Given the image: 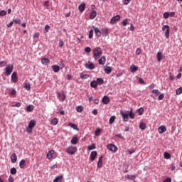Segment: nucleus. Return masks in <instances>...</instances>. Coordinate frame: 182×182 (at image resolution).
Here are the masks:
<instances>
[{"label":"nucleus","instance_id":"obj_61","mask_svg":"<svg viewBox=\"0 0 182 182\" xmlns=\"http://www.w3.org/2000/svg\"><path fill=\"white\" fill-rule=\"evenodd\" d=\"M11 95H12V96H15V95H16V90H15V89H12L11 91Z\"/></svg>","mask_w":182,"mask_h":182},{"label":"nucleus","instance_id":"obj_4","mask_svg":"<svg viewBox=\"0 0 182 182\" xmlns=\"http://www.w3.org/2000/svg\"><path fill=\"white\" fill-rule=\"evenodd\" d=\"M162 31H165V37L168 39L170 38V26L168 25L163 26Z\"/></svg>","mask_w":182,"mask_h":182},{"label":"nucleus","instance_id":"obj_34","mask_svg":"<svg viewBox=\"0 0 182 182\" xmlns=\"http://www.w3.org/2000/svg\"><path fill=\"white\" fill-rule=\"evenodd\" d=\"M97 15L96 11H92L90 15V19H95Z\"/></svg>","mask_w":182,"mask_h":182},{"label":"nucleus","instance_id":"obj_58","mask_svg":"<svg viewBox=\"0 0 182 182\" xmlns=\"http://www.w3.org/2000/svg\"><path fill=\"white\" fill-rule=\"evenodd\" d=\"M15 23H17L18 25H21V20L19 18H16L15 20H14Z\"/></svg>","mask_w":182,"mask_h":182},{"label":"nucleus","instance_id":"obj_33","mask_svg":"<svg viewBox=\"0 0 182 182\" xmlns=\"http://www.w3.org/2000/svg\"><path fill=\"white\" fill-rule=\"evenodd\" d=\"M104 70L107 75H110V73H112V68L110 67H105Z\"/></svg>","mask_w":182,"mask_h":182},{"label":"nucleus","instance_id":"obj_30","mask_svg":"<svg viewBox=\"0 0 182 182\" xmlns=\"http://www.w3.org/2000/svg\"><path fill=\"white\" fill-rule=\"evenodd\" d=\"M128 114L130 119H134L136 117V114L133 112V109H130V111H128Z\"/></svg>","mask_w":182,"mask_h":182},{"label":"nucleus","instance_id":"obj_46","mask_svg":"<svg viewBox=\"0 0 182 182\" xmlns=\"http://www.w3.org/2000/svg\"><path fill=\"white\" fill-rule=\"evenodd\" d=\"M102 132V130L100 129V128H97L96 131H95V136H99V134H100V132Z\"/></svg>","mask_w":182,"mask_h":182},{"label":"nucleus","instance_id":"obj_59","mask_svg":"<svg viewBox=\"0 0 182 182\" xmlns=\"http://www.w3.org/2000/svg\"><path fill=\"white\" fill-rule=\"evenodd\" d=\"M49 29H50V26L49 25H46V26H45L46 33L49 32Z\"/></svg>","mask_w":182,"mask_h":182},{"label":"nucleus","instance_id":"obj_1","mask_svg":"<svg viewBox=\"0 0 182 182\" xmlns=\"http://www.w3.org/2000/svg\"><path fill=\"white\" fill-rule=\"evenodd\" d=\"M92 55H93L94 59L95 60H97V59L100 58V55H103V51L102 50V48H100V47H97L93 49Z\"/></svg>","mask_w":182,"mask_h":182},{"label":"nucleus","instance_id":"obj_21","mask_svg":"<svg viewBox=\"0 0 182 182\" xmlns=\"http://www.w3.org/2000/svg\"><path fill=\"white\" fill-rule=\"evenodd\" d=\"M99 65H105L106 63V56L103 55L98 60Z\"/></svg>","mask_w":182,"mask_h":182},{"label":"nucleus","instance_id":"obj_41","mask_svg":"<svg viewBox=\"0 0 182 182\" xmlns=\"http://www.w3.org/2000/svg\"><path fill=\"white\" fill-rule=\"evenodd\" d=\"M88 150H95L96 149V144H92L87 146Z\"/></svg>","mask_w":182,"mask_h":182},{"label":"nucleus","instance_id":"obj_20","mask_svg":"<svg viewBox=\"0 0 182 182\" xmlns=\"http://www.w3.org/2000/svg\"><path fill=\"white\" fill-rule=\"evenodd\" d=\"M80 79H82V80H85L86 79H89V77H90V75L88 74H84L83 73H81L80 74Z\"/></svg>","mask_w":182,"mask_h":182},{"label":"nucleus","instance_id":"obj_8","mask_svg":"<svg viewBox=\"0 0 182 182\" xmlns=\"http://www.w3.org/2000/svg\"><path fill=\"white\" fill-rule=\"evenodd\" d=\"M97 158V151H92L90 155V161L91 162L95 161V160H96Z\"/></svg>","mask_w":182,"mask_h":182},{"label":"nucleus","instance_id":"obj_17","mask_svg":"<svg viewBox=\"0 0 182 182\" xmlns=\"http://www.w3.org/2000/svg\"><path fill=\"white\" fill-rule=\"evenodd\" d=\"M139 70V67L134 65H132L130 66V72L131 73H134L136 72H137Z\"/></svg>","mask_w":182,"mask_h":182},{"label":"nucleus","instance_id":"obj_50","mask_svg":"<svg viewBox=\"0 0 182 182\" xmlns=\"http://www.w3.org/2000/svg\"><path fill=\"white\" fill-rule=\"evenodd\" d=\"M168 16H170V13H168V12H165V13L164 14V18L165 19H168Z\"/></svg>","mask_w":182,"mask_h":182},{"label":"nucleus","instance_id":"obj_31","mask_svg":"<svg viewBox=\"0 0 182 182\" xmlns=\"http://www.w3.org/2000/svg\"><path fill=\"white\" fill-rule=\"evenodd\" d=\"M58 123H59V120L58 119V118H54L51 120L50 125L56 126V124H58Z\"/></svg>","mask_w":182,"mask_h":182},{"label":"nucleus","instance_id":"obj_26","mask_svg":"<svg viewBox=\"0 0 182 182\" xmlns=\"http://www.w3.org/2000/svg\"><path fill=\"white\" fill-rule=\"evenodd\" d=\"M62 180H63V175L56 176L53 182H62Z\"/></svg>","mask_w":182,"mask_h":182},{"label":"nucleus","instance_id":"obj_45","mask_svg":"<svg viewBox=\"0 0 182 182\" xmlns=\"http://www.w3.org/2000/svg\"><path fill=\"white\" fill-rule=\"evenodd\" d=\"M10 173L12 175L16 174V168H11L10 170Z\"/></svg>","mask_w":182,"mask_h":182},{"label":"nucleus","instance_id":"obj_42","mask_svg":"<svg viewBox=\"0 0 182 182\" xmlns=\"http://www.w3.org/2000/svg\"><path fill=\"white\" fill-rule=\"evenodd\" d=\"M96 82H97V85H103V79L102 78H97Z\"/></svg>","mask_w":182,"mask_h":182},{"label":"nucleus","instance_id":"obj_60","mask_svg":"<svg viewBox=\"0 0 182 182\" xmlns=\"http://www.w3.org/2000/svg\"><path fill=\"white\" fill-rule=\"evenodd\" d=\"M21 102H17L15 105H11V107H21Z\"/></svg>","mask_w":182,"mask_h":182},{"label":"nucleus","instance_id":"obj_63","mask_svg":"<svg viewBox=\"0 0 182 182\" xmlns=\"http://www.w3.org/2000/svg\"><path fill=\"white\" fill-rule=\"evenodd\" d=\"M39 35H40L39 32H37V33H36L33 35V38H39Z\"/></svg>","mask_w":182,"mask_h":182},{"label":"nucleus","instance_id":"obj_7","mask_svg":"<svg viewBox=\"0 0 182 182\" xmlns=\"http://www.w3.org/2000/svg\"><path fill=\"white\" fill-rule=\"evenodd\" d=\"M107 148L110 151H113V153H116V151H117V146H116V145H114L113 144H109L107 145Z\"/></svg>","mask_w":182,"mask_h":182},{"label":"nucleus","instance_id":"obj_32","mask_svg":"<svg viewBox=\"0 0 182 182\" xmlns=\"http://www.w3.org/2000/svg\"><path fill=\"white\" fill-rule=\"evenodd\" d=\"M97 82L96 80H92L91 82H90V86L92 87H93V89H97Z\"/></svg>","mask_w":182,"mask_h":182},{"label":"nucleus","instance_id":"obj_36","mask_svg":"<svg viewBox=\"0 0 182 182\" xmlns=\"http://www.w3.org/2000/svg\"><path fill=\"white\" fill-rule=\"evenodd\" d=\"M68 126L71 127L72 129H74V130H79V128L77 127V125L73 123H69Z\"/></svg>","mask_w":182,"mask_h":182},{"label":"nucleus","instance_id":"obj_48","mask_svg":"<svg viewBox=\"0 0 182 182\" xmlns=\"http://www.w3.org/2000/svg\"><path fill=\"white\" fill-rule=\"evenodd\" d=\"M85 52H86V53H90V52H92V48H90V47H86L85 48Z\"/></svg>","mask_w":182,"mask_h":182},{"label":"nucleus","instance_id":"obj_22","mask_svg":"<svg viewBox=\"0 0 182 182\" xmlns=\"http://www.w3.org/2000/svg\"><path fill=\"white\" fill-rule=\"evenodd\" d=\"M77 141H79V138H77V136H74L71 139V144H77Z\"/></svg>","mask_w":182,"mask_h":182},{"label":"nucleus","instance_id":"obj_28","mask_svg":"<svg viewBox=\"0 0 182 182\" xmlns=\"http://www.w3.org/2000/svg\"><path fill=\"white\" fill-rule=\"evenodd\" d=\"M102 102L104 103V105H108V103L110 102V99L109 98V97L105 96L102 98Z\"/></svg>","mask_w":182,"mask_h":182},{"label":"nucleus","instance_id":"obj_54","mask_svg":"<svg viewBox=\"0 0 182 182\" xmlns=\"http://www.w3.org/2000/svg\"><path fill=\"white\" fill-rule=\"evenodd\" d=\"M164 157H165V159H170V157H171V156L170 155V154L165 152Z\"/></svg>","mask_w":182,"mask_h":182},{"label":"nucleus","instance_id":"obj_19","mask_svg":"<svg viewBox=\"0 0 182 182\" xmlns=\"http://www.w3.org/2000/svg\"><path fill=\"white\" fill-rule=\"evenodd\" d=\"M53 154H55V150L51 149L47 154V159H48V160H50V159H52L53 157Z\"/></svg>","mask_w":182,"mask_h":182},{"label":"nucleus","instance_id":"obj_44","mask_svg":"<svg viewBox=\"0 0 182 182\" xmlns=\"http://www.w3.org/2000/svg\"><path fill=\"white\" fill-rule=\"evenodd\" d=\"M24 87L26 90H31V84L29 82L26 83Z\"/></svg>","mask_w":182,"mask_h":182},{"label":"nucleus","instance_id":"obj_49","mask_svg":"<svg viewBox=\"0 0 182 182\" xmlns=\"http://www.w3.org/2000/svg\"><path fill=\"white\" fill-rule=\"evenodd\" d=\"M176 93L177 95H181V93H182V87H180V88L177 89L176 91Z\"/></svg>","mask_w":182,"mask_h":182},{"label":"nucleus","instance_id":"obj_53","mask_svg":"<svg viewBox=\"0 0 182 182\" xmlns=\"http://www.w3.org/2000/svg\"><path fill=\"white\" fill-rule=\"evenodd\" d=\"M92 38H93V30L89 31V39H92Z\"/></svg>","mask_w":182,"mask_h":182},{"label":"nucleus","instance_id":"obj_6","mask_svg":"<svg viewBox=\"0 0 182 182\" xmlns=\"http://www.w3.org/2000/svg\"><path fill=\"white\" fill-rule=\"evenodd\" d=\"M120 114L122 116L124 122H129V111L124 112L123 110H121Z\"/></svg>","mask_w":182,"mask_h":182},{"label":"nucleus","instance_id":"obj_14","mask_svg":"<svg viewBox=\"0 0 182 182\" xmlns=\"http://www.w3.org/2000/svg\"><path fill=\"white\" fill-rule=\"evenodd\" d=\"M58 99L60 102H65V100L66 99V96H65L64 93H58Z\"/></svg>","mask_w":182,"mask_h":182},{"label":"nucleus","instance_id":"obj_64","mask_svg":"<svg viewBox=\"0 0 182 182\" xmlns=\"http://www.w3.org/2000/svg\"><path fill=\"white\" fill-rule=\"evenodd\" d=\"M164 182H171V178H167Z\"/></svg>","mask_w":182,"mask_h":182},{"label":"nucleus","instance_id":"obj_15","mask_svg":"<svg viewBox=\"0 0 182 182\" xmlns=\"http://www.w3.org/2000/svg\"><path fill=\"white\" fill-rule=\"evenodd\" d=\"M10 159H11V163H15V162L17 161V160H18V156H16V154L13 153V154L11 155Z\"/></svg>","mask_w":182,"mask_h":182},{"label":"nucleus","instance_id":"obj_2","mask_svg":"<svg viewBox=\"0 0 182 182\" xmlns=\"http://www.w3.org/2000/svg\"><path fill=\"white\" fill-rule=\"evenodd\" d=\"M36 125V121H35L34 119L30 121V122L28 123V126L26 129L27 133H32V129L35 127Z\"/></svg>","mask_w":182,"mask_h":182},{"label":"nucleus","instance_id":"obj_40","mask_svg":"<svg viewBox=\"0 0 182 182\" xmlns=\"http://www.w3.org/2000/svg\"><path fill=\"white\" fill-rule=\"evenodd\" d=\"M76 110L78 113H82L83 112V106H77Z\"/></svg>","mask_w":182,"mask_h":182},{"label":"nucleus","instance_id":"obj_24","mask_svg":"<svg viewBox=\"0 0 182 182\" xmlns=\"http://www.w3.org/2000/svg\"><path fill=\"white\" fill-rule=\"evenodd\" d=\"M51 69L55 72V73H58V72L60 70V67H59V65H54L51 67Z\"/></svg>","mask_w":182,"mask_h":182},{"label":"nucleus","instance_id":"obj_52","mask_svg":"<svg viewBox=\"0 0 182 182\" xmlns=\"http://www.w3.org/2000/svg\"><path fill=\"white\" fill-rule=\"evenodd\" d=\"M141 53V48H137L135 51V55H140Z\"/></svg>","mask_w":182,"mask_h":182},{"label":"nucleus","instance_id":"obj_12","mask_svg":"<svg viewBox=\"0 0 182 182\" xmlns=\"http://www.w3.org/2000/svg\"><path fill=\"white\" fill-rule=\"evenodd\" d=\"M101 35L104 37L107 36V35H109V28H102Z\"/></svg>","mask_w":182,"mask_h":182},{"label":"nucleus","instance_id":"obj_38","mask_svg":"<svg viewBox=\"0 0 182 182\" xmlns=\"http://www.w3.org/2000/svg\"><path fill=\"white\" fill-rule=\"evenodd\" d=\"M116 120V116L113 115L109 118V124H113L114 123V121Z\"/></svg>","mask_w":182,"mask_h":182},{"label":"nucleus","instance_id":"obj_37","mask_svg":"<svg viewBox=\"0 0 182 182\" xmlns=\"http://www.w3.org/2000/svg\"><path fill=\"white\" fill-rule=\"evenodd\" d=\"M146 123L141 122L139 124V129H141V130H146Z\"/></svg>","mask_w":182,"mask_h":182},{"label":"nucleus","instance_id":"obj_62","mask_svg":"<svg viewBox=\"0 0 182 182\" xmlns=\"http://www.w3.org/2000/svg\"><path fill=\"white\" fill-rule=\"evenodd\" d=\"M8 181L9 182H14V177L12 176H9V178H8Z\"/></svg>","mask_w":182,"mask_h":182},{"label":"nucleus","instance_id":"obj_11","mask_svg":"<svg viewBox=\"0 0 182 182\" xmlns=\"http://www.w3.org/2000/svg\"><path fill=\"white\" fill-rule=\"evenodd\" d=\"M118 21H120V15H117L111 18L110 23H116Z\"/></svg>","mask_w":182,"mask_h":182},{"label":"nucleus","instance_id":"obj_39","mask_svg":"<svg viewBox=\"0 0 182 182\" xmlns=\"http://www.w3.org/2000/svg\"><path fill=\"white\" fill-rule=\"evenodd\" d=\"M26 110V112H33V105H30L27 106Z\"/></svg>","mask_w":182,"mask_h":182},{"label":"nucleus","instance_id":"obj_35","mask_svg":"<svg viewBox=\"0 0 182 182\" xmlns=\"http://www.w3.org/2000/svg\"><path fill=\"white\" fill-rule=\"evenodd\" d=\"M25 166H26L25 159H22L19 163L20 168H25Z\"/></svg>","mask_w":182,"mask_h":182},{"label":"nucleus","instance_id":"obj_9","mask_svg":"<svg viewBox=\"0 0 182 182\" xmlns=\"http://www.w3.org/2000/svg\"><path fill=\"white\" fill-rule=\"evenodd\" d=\"M85 66L87 69H90V70H93V69H95V64L90 61L85 63Z\"/></svg>","mask_w":182,"mask_h":182},{"label":"nucleus","instance_id":"obj_25","mask_svg":"<svg viewBox=\"0 0 182 182\" xmlns=\"http://www.w3.org/2000/svg\"><path fill=\"white\" fill-rule=\"evenodd\" d=\"M41 63L43 65H49L50 63V60L48 58H44L41 59Z\"/></svg>","mask_w":182,"mask_h":182},{"label":"nucleus","instance_id":"obj_57","mask_svg":"<svg viewBox=\"0 0 182 182\" xmlns=\"http://www.w3.org/2000/svg\"><path fill=\"white\" fill-rule=\"evenodd\" d=\"M44 6H45V8H46V9H49V1H46L44 3Z\"/></svg>","mask_w":182,"mask_h":182},{"label":"nucleus","instance_id":"obj_18","mask_svg":"<svg viewBox=\"0 0 182 182\" xmlns=\"http://www.w3.org/2000/svg\"><path fill=\"white\" fill-rule=\"evenodd\" d=\"M156 59L158 62H161V60H163V53H161V51L157 53Z\"/></svg>","mask_w":182,"mask_h":182},{"label":"nucleus","instance_id":"obj_13","mask_svg":"<svg viewBox=\"0 0 182 182\" xmlns=\"http://www.w3.org/2000/svg\"><path fill=\"white\" fill-rule=\"evenodd\" d=\"M11 82L14 83H16L18 82V75H16V72H14L11 75Z\"/></svg>","mask_w":182,"mask_h":182},{"label":"nucleus","instance_id":"obj_3","mask_svg":"<svg viewBox=\"0 0 182 182\" xmlns=\"http://www.w3.org/2000/svg\"><path fill=\"white\" fill-rule=\"evenodd\" d=\"M76 151H77V147L76 146H70L66 149V153H68V154H70L71 156H73Z\"/></svg>","mask_w":182,"mask_h":182},{"label":"nucleus","instance_id":"obj_56","mask_svg":"<svg viewBox=\"0 0 182 182\" xmlns=\"http://www.w3.org/2000/svg\"><path fill=\"white\" fill-rule=\"evenodd\" d=\"M60 112H57V114H61V116H65V111L59 109Z\"/></svg>","mask_w":182,"mask_h":182},{"label":"nucleus","instance_id":"obj_43","mask_svg":"<svg viewBox=\"0 0 182 182\" xmlns=\"http://www.w3.org/2000/svg\"><path fill=\"white\" fill-rule=\"evenodd\" d=\"M144 112V109L143 107H141L138 109V113L139 116H141Z\"/></svg>","mask_w":182,"mask_h":182},{"label":"nucleus","instance_id":"obj_10","mask_svg":"<svg viewBox=\"0 0 182 182\" xmlns=\"http://www.w3.org/2000/svg\"><path fill=\"white\" fill-rule=\"evenodd\" d=\"M92 28L95 31V35L97 36H98L99 38H100L102 36V31H100V29H99V28L95 27V26H93Z\"/></svg>","mask_w":182,"mask_h":182},{"label":"nucleus","instance_id":"obj_16","mask_svg":"<svg viewBox=\"0 0 182 182\" xmlns=\"http://www.w3.org/2000/svg\"><path fill=\"white\" fill-rule=\"evenodd\" d=\"M158 131H159V133L161 134L162 133H164L167 131V128H166V126L162 125L158 128Z\"/></svg>","mask_w":182,"mask_h":182},{"label":"nucleus","instance_id":"obj_5","mask_svg":"<svg viewBox=\"0 0 182 182\" xmlns=\"http://www.w3.org/2000/svg\"><path fill=\"white\" fill-rule=\"evenodd\" d=\"M6 72H5V75L6 76H9V75H11L12 73V71L14 70V65H9L6 67L5 69Z\"/></svg>","mask_w":182,"mask_h":182},{"label":"nucleus","instance_id":"obj_51","mask_svg":"<svg viewBox=\"0 0 182 182\" xmlns=\"http://www.w3.org/2000/svg\"><path fill=\"white\" fill-rule=\"evenodd\" d=\"M127 23H129V20L127 18L124 19L123 21H122V25L123 26H127Z\"/></svg>","mask_w":182,"mask_h":182},{"label":"nucleus","instance_id":"obj_29","mask_svg":"<svg viewBox=\"0 0 182 182\" xmlns=\"http://www.w3.org/2000/svg\"><path fill=\"white\" fill-rule=\"evenodd\" d=\"M103 164V156H101L99 158L98 162H97V168H100Z\"/></svg>","mask_w":182,"mask_h":182},{"label":"nucleus","instance_id":"obj_47","mask_svg":"<svg viewBox=\"0 0 182 182\" xmlns=\"http://www.w3.org/2000/svg\"><path fill=\"white\" fill-rule=\"evenodd\" d=\"M152 93H154V95H155L156 96H159L160 91H159V90H153Z\"/></svg>","mask_w":182,"mask_h":182},{"label":"nucleus","instance_id":"obj_27","mask_svg":"<svg viewBox=\"0 0 182 182\" xmlns=\"http://www.w3.org/2000/svg\"><path fill=\"white\" fill-rule=\"evenodd\" d=\"M136 175H127L125 178H127V180H132V181H134V180H136Z\"/></svg>","mask_w":182,"mask_h":182},{"label":"nucleus","instance_id":"obj_55","mask_svg":"<svg viewBox=\"0 0 182 182\" xmlns=\"http://www.w3.org/2000/svg\"><path fill=\"white\" fill-rule=\"evenodd\" d=\"M5 15H6V11L5 10L0 11V16H5Z\"/></svg>","mask_w":182,"mask_h":182},{"label":"nucleus","instance_id":"obj_23","mask_svg":"<svg viewBox=\"0 0 182 182\" xmlns=\"http://www.w3.org/2000/svg\"><path fill=\"white\" fill-rule=\"evenodd\" d=\"M78 9L80 12H84L85 9H86V4L82 3L78 6Z\"/></svg>","mask_w":182,"mask_h":182}]
</instances>
